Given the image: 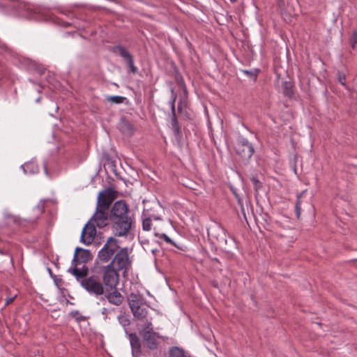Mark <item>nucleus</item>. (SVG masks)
<instances>
[{
    "label": "nucleus",
    "mask_w": 357,
    "mask_h": 357,
    "mask_svg": "<svg viewBox=\"0 0 357 357\" xmlns=\"http://www.w3.org/2000/svg\"><path fill=\"white\" fill-rule=\"evenodd\" d=\"M108 219V211L96 209V212L89 221L96 227L102 228L107 225Z\"/></svg>",
    "instance_id": "11"
},
{
    "label": "nucleus",
    "mask_w": 357,
    "mask_h": 357,
    "mask_svg": "<svg viewBox=\"0 0 357 357\" xmlns=\"http://www.w3.org/2000/svg\"><path fill=\"white\" fill-rule=\"evenodd\" d=\"M350 42L353 47H354V45L357 43V31H355L353 32L350 38Z\"/></svg>",
    "instance_id": "28"
},
{
    "label": "nucleus",
    "mask_w": 357,
    "mask_h": 357,
    "mask_svg": "<svg viewBox=\"0 0 357 357\" xmlns=\"http://www.w3.org/2000/svg\"><path fill=\"white\" fill-rule=\"evenodd\" d=\"M21 167L26 174H33L38 172V167L33 162L26 163Z\"/></svg>",
    "instance_id": "19"
},
{
    "label": "nucleus",
    "mask_w": 357,
    "mask_h": 357,
    "mask_svg": "<svg viewBox=\"0 0 357 357\" xmlns=\"http://www.w3.org/2000/svg\"><path fill=\"white\" fill-rule=\"evenodd\" d=\"M114 52L119 54L127 63L130 68L131 72L136 73L137 68L134 65V61L132 55L122 46H116L114 48Z\"/></svg>",
    "instance_id": "12"
},
{
    "label": "nucleus",
    "mask_w": 357,
    "mask_h": 357,
    "mask_svg": "<svg viewBox=\"0 0 357 357\" xmlns=\"http://www.w3.org/2000/svg\"><path fill=\"white\" fill-rule=\"evenodd\" d=\"M119 249V241L114 237H109L99 250L98 257L100 261L107 263L111 260Z\"/></svg>",
    "instance_id": "5"
},
{
    "label": "nucleus",
    "mask_w": 357,
    "mask_h": 357,
    "mask_svg": "<svg viewBox=\"0 0 357 357\" xmlns=\"http://www.w3.org/2000/svg\"><path fill=\"white\" fill-rule=\"evenodd\" d=\"M172 125L175 132H178L177 120L176 113H172Z\"/></svg>",
    "instance_id": "25"
},
{
    "label": "nucleus",
    "mask_w": 357,
    "mask_h": 357,
    "mask_svg": "<svg viewBox=\"0 0 357 357\" xmlns=\"http://www.w3.org/2000/svg\"><path fill=\"white\" fill-rule=\"evenodd\" d=\"M128 303L131 311L135 310L138 305L145 304L142 296L137 293H131L128 296Z\"/></svg>",
    "instance_id": "15"
},
{
    "label": "nucleus",
    "mask_w": 357,
    "mask_h": 357,
    "mask_svg": "<svg viewBox=\"0 0 357 357\" xmlns=\"http://www.w3.org/2000/svg\"><path fill=\"white\" fill-rule=\"evenodd\" d=\"M114 311L112 308L103 307L101 310V314L103 315L105 319L108 318V315Z\"/></svg>",
    "instance_id": "26"
},
{
    "label": "nucleus",
    "mask_w": 357,
    "mask_h": 357,
    "mask_svg": "<svg viewBox=\"0 0 357 357\" xmlns=\"http://www.w3.org/2000/svg\"><path fill=\"white\" fill-rule=\"evenodd\" d=\"M108 265L116 269L119 272L122 271L123 275H125L131 265L128 248L120 249Z\"/></svg>",
    "instance_id": "2"
},
{
    "label": "nucleus",
    "mask_w": 357,
    "mask_h": 357,
    "mask_svg": "<svg viewBox=\"0 0 357 357\" xmlns=\"http://www.w3.org/2000/svg\"><path fill=\"white\" fill-rule=\"evenodd\" d=\"M236 152L243 158L250 159L254 153V148L246 139L242 138L236 145Z\"/></svg>",
    "instance_id": "10"
},
{
    "label": "nucleus",
    "mask_w": 357,
    "mask_h": 357,
    "mask_svg": "<svg viewBox=\"0 0 357 357\" xmlns=\"http://www.w3.org/2000/svg\"><path fill=\"white\" fill-rule=\"evenodd\" d=\"M169 357H187L184 351L178 347H172L169 350Z\"/></svg>",
    "instance_id": "20"
},
{
    "label": "nucleus",
    "mask_w": 357,
    "mask_h": 357,
    "mask_svg": "<svg viewBox=\"0 0 357 357\" xmlns=\"http://www.w3.org/2000/svg\"><path fill=\"white\" fill-rule=\"evenodd\" d=\"M237 0H230L231 2H236Z\"/></svg>",
    "instance_id": "35"
},
{
    "label": "nucleus",
    "mask_w": 357,
    "mask_h": 357,
    "mask_svg": "<svg viewBox=\"0 0 357 357\" xmlns=\"http://www.w3.org/2000/svg\"><path fill=\"white\" fill-rule=\"evenodd\" d=\"M72 266L70 268L69 271L74 275L77 279L80 282V280L86 277H88L87 272L88 269L85 267V266H83L82 268H79L77 267V266H74L75 267L73 268Z\"/></svg>",
    "instance_id": "16"
},
{
    "label": "nucleus",
    "mask_w": 357,
    "mask_h": 357,
    "mask_svg": "<svg viewBox=\"0 0 357 357\" xmlns=\"http://www.w3.org/2000/svg\"><path fill=\"white\" fill-rule=\"evenodd\" d=\"M208 234L215 238L219 243L226 242L225 231L220 225H214L208 229Z\"/></svg>",
    "instance_id": "14"
},
{
    "label": "nucleus",
    "mask_w": 357,
    "mask_h": 357,
    "mask_svg": "<svg viewBox=\"0 0 357 357\" xmlns=\"http://www.w3.org/2000/svg\"><path fill=\"white\" fill-rule=\"evenodd\" d=\"M142 228L145 231H150L151 229V219L146 218L142 220Z\"/></svg>",
    "instance_id": "24"
},
{
    "label": "nucleus",
    "mask_w": 357,
    "mask_h": 357,
    "mask_svg": "<svg viewBox=\"0 0 357 357\" xmlns=\"http://www.w3.org/2000/svg\"><path fill=\"white\" fill-rule=\"evenodd\" d=\"M176 95H174L173 93H172V100L170 101V107H171V110H172V113H175V101H176Z\"/></svg>",
    "instance_id": "29"
},
{
    "label": "nucleus",
    "mask_w": 357,
    "mask_h": 357,
    "mask_svg": "<svg viewBox=\"0 0 357 357\" xmlns=\"http://www.w3.org/2000/svg\"><path fill=\"white\" fill-rule=\"evenodd\" d=\"M156 251H157V250H156L155 249H151V252L152 253H153V254H154V253H155V252H156Z\"/></svg>",
    "instance_id": "34"
},
{
    "label": "nucleus",
    "mask_w": 357,
    "mask_h": 357,
    "mask_svg": "<svg viewBox=\"0 0 357 357\" xmlns=\"http://www.w3.org/2000/svg\"><path fill=\"white\" fill-rule=\"evenodd\" d=\"M114 199V193L111 189H107L99 193L96 209L108 211L109 206Z\"/></svg>",
    "instance_id": "7"
},
{
    "label": "nucleus",
    "mask_w": 357,
    "mask_h": 357,
    "mask_svg": "<svg viewBox=\"0 0 357 357\" xmlns=\"http://www.w3.org/2000/svg\"><path fill=\"white\" fill-rule=\"evenodd\" d=\"M103 301L107 300L108 303L115 306H119L123 301V295L117 289V287L114 288H106L104 293Z\"/></svg>",
    "instance_id": "8"
},
{
    "label": "nucleus",
    "mask_w": 357,
    "mask_h": 357,
    "mask_svg": "<svg viewBox=\"0 0 357 357\" xmlns=\"http://www.w3.org/2000/svg\"><path fill=\"white\" fill-rule=\"evenodd\" d=\"M129 340H130L132 351L139 352L140 351L141 344H140V341H139L138 337L137 336V335L135 333L129 334Z\"/></svg>",
    "instance_id": "18"
},
{
    "label": "nucleus",
    "mask_w": 357,
    "mask_h": 357,
    "mask_svg": "<svg viewBox=\"0 0 357 357\" xmlns=\"http://www.w3.org/2000/svg\"><path fill=\"white\" fill-rule=\"evenodd\" d=\"M107 101L114 103V104H121L125 100H126V98L123 96H109L107 98Z\"/></svg>",
    "instance_id": "21"
},
{
    "label": "nucleus",
    "mask_w": 357,
    "mask_h": 357,
    "mask_svg": "<svg viewBox=\"0 0 357 357\" xmlns=\"http://www.w3.org/2000/svg\"><path fill=\"white\" fill-rule=\"evenodd\" d=\"M159 238L160 239L164 240L167 243L171 244V245L175 246L176 248H178L182 250V248L181 247H179L174 241H172L167 234H161L159 236Z\"/></svg>",
    "instance_id": "22"
},
{
    "label": "nucleus",
    "mask_w": 357,
    "mask_h": 357,
    "mask_svg": "<svg viewBox=\"0 0 357 357\" xmlns=\"http://www.w3.org/2000/svg\"><path fill=\"white\" fill-rule=\"evenodd\" d=\"M337 78L339 82L342 85L345 86V81H346V76L344 73H338L337 74Z\"/></svg>",
    "instance_id": "27"
},
{
    "label": "nucleus",
    "mask_w": 357,
    "mask_h": 357,
    "mask_svg": "<svg viewBox=\"0 0 357 357\" xmlns=\"http://www.w3.org/2000/svg\"><path fill=\"white\" fill-rule=\"evenodd\" d=\"M80 285L89 294L96 297L102 296L105 293V287L100 278L96 275L86 277L80 280Z\"/></svg>",
    "instance_id": "3"
},
{
    "label": "nucleus",
    "mask_w": 357,
    "mask_h": 357,
    "mask_svg": "<svg viewBox=\"0 0 357 357\" xmlns=\"http://www.w3.org/2000/svg\"><path fill=\"white\" fill-rule=\"evenodd\" d=\"M132 312L135 318L139 319V320H142V319H145L147 316V313H148L147 306L145 304L138 305L137 309L134 311H132Z\"/></svg>",
    "instance_id": "17"
},
{
    "label": "nucleus",
    "mask_w": 357,
    "mask_h": 357,
    "mask_svg": "<svg viewBox=\"0 0 357 357\" xmlns=\"http://www.w3.org/2000/svg\"><path fill=\"white\" fill-rule=\"evenodd\" d=\"M251 181L255 185V190H257L260 187L259 181L255 177H252Z\"/></svg>",
    "instance_id": "31"
},
{
    "label": "nucleus",
    "mask_w": 357,
    "mask_h": 357,
    "mask_svg": "<svg viewBox=\"0 0 357 357\" xmlns=\"http://www.w3.org/2000/svg\"><path fill=\"white\" fill-rule=\"evenodd\" d=\"M296 215H297V217L298 218L300 216V206H299V202H298L296 204Z\"/></svg>",
    "instance_id": "32"
},
{
    "label": "nucleus",
    "mask_w": 357,
    "mask_h": 357,
    "mask_svg": "<svg viewBox=\"0 0 357 357\" xmlns=\"http://www.w3.org/2000/svg\"><path fill=\"white\" fill-rule=\"evenodd\" d=\"M91 259V255L89 250L77 248L72 261V265L77 266L78 264L85 263Z\"/></svg>",
    "instance_id": "13"
},
{
    "label": "nucleus",
    "mask_w": 357,
    "mask_h": 357,
    "mask_svg": "<svg viewBox=\"0 0 357 357\" xmlns=\"http://www.w3.org/2000/svg\"><path fill=\"white\" fill-rule=\"evenodd\" d=\"M291 86H292L290 82H283V84H282L283 91L286 96H290L291 95V93H292Z\"/></svg>",
    "instance_id": "23"
},
{
    "label": "nucleus",
    "mask_w": 357,
    "mask_h": 357,
    "mask_svg": "<svg viewBox=\"0 0 357 357\" xmlns=\"http://www.w3.org/2000/svg\"><path fill=\"white\" fill-rule=\"evenodd\" d=\"M109 219L112 230L116 236H127L134 225L133 218L129 215L128 205L124 201H117L112 206Z\"/></svg>",
    "instance_id": "1"
},
{
    "label": "nucleus",
    "mask_w": 357,
    "mask_h": 357,
    "mask_svg": "<svg viewBox=\"0 0 357 357\" xmlns=\"http://www.w3.org/2000/svg\"><path fill=\"white\" fill-rule=\"evenodd\" d=\"M142 327L139 334L143 338L144 344L150 349H156L159 335L153 331L151 321L146 320Z\"/></svg>",
    "instance_id": "4"
},
{
    "label": "nucleus",
    "mask_w": 357,
    "mask_h": 357,
    "mask_svg": "<svg viewBox=\"0 0 357 357\" xmlns=\"http://www.w3.org/2000/svg\"><path fill=\"white\" fill-rule=\"evenodd\" d=\"M96 236V226L93 225L91 222L89 221L87 224L84 226V227L82 229L81 237H80V241L86 245H89L93 243L94 241V238Z\"/></svg>",
    "instance_id": "9"
},
{
    "label": "nucleus",
    "mask_w": 357,
    "mask_h": 357,
    "mask_svg": "<svg viewBox=\"0 0 357 357\" xmlns=\"http://www.w3.org/2000/svg\"><path fill=\"white\" fill-rule=\"evenodd\" d=\"M13 298H9L8 299V301H6V304H9L10 303H11L13 301Z\"/></svg>",
    "instance_id": "33"
},
{
    "label": "nucleus",
    "mask_w": 357,
    "mask_h": 357,
    "mask_svg": "<svg viewBox=\"0 0 357 357\" xmlns=\"http://www.w3.org/2000/svg\"><path fill=\"white\" fill-rule=\"evenodd\" d=\"M102 279L106 288H114L119 282V271L107 264L102 268Z\"/></svg>",
    "instance_id": "6"
},
{
    "label": "nucleus",
    "mask_w": 357,
    "mask_h": 357,
    "mask_svg": "<svg viewBox=\"0 0 357 357\" xmlns=\"http://www.w3.org/2000/svg\"><path fill=\"white\" fill-rule=\"evenodd\" d=\"M119 321L120 324L123 326H126L129 324V320L123 316L119 317Z\"/></svg>",
    "instance_id": "30"
}]
</instances>
